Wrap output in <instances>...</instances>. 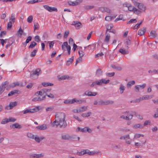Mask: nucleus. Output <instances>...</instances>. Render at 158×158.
Masks as SVG:
<instances>
[{
  "mask_svg": "<svg viewBox=\"0 0 158 158\" xmlns=\"http://www.w3.org/2000/svg\"><path fill=\"white\" fill-rule=\"evenodd\" d=\"M66 115L63 112H57L55 115V120L53 123V126L56 125L61 129H64L66 128L68 124L65 120Z\"/></svg>",
  "mask_w": 158,
  "mask_h": 158,
  "instance_id": "f257e3e1",
  "label": "nucleus"
},
{
  "mask_svg": "<svg viewBox=\"0 0 158 158\" xmlns=\"http://www.w3.org/2000/svg\"><path fill=\"white\" fill-rule=\"evenodd\" d=\"M134 5L137 7L139 9L143 11L146 10V7L142 3H140L135 1L133 2Z\"/></svg>",
  "mask_w": 158,
  "mask_h": 158,
  "instance_id": "f03ea898",
  "label": "nucleus"
},
{
  "mask_svg": "<svg viewBox=\"0 0 158 158\" xmlns=\"http://www.w3.org/2000/svg\"><path fill=\"white\" fill-rule=\"evenodd\" d=\"M39 107L36 106L35 108L31 109H27L23 111V113L24 114H26L28 113H34L39 110Z\"/></svg>",
  "mask_w": 158,
  "mask_h": 158,
  "instance_id": "7ed1b4c3",
  "label": "nucleus"
},
{
  "mask_svg": "<svg viewBox=\"0 0 158 158\" xmlns=\"http://www.w3.org/2000/svg\"><path fill=\"white\" fill-rule=\"evenodd\" d=\"M65 47L67 48L68 54L69 55L70 53L71 48L70 46L68 45L67 42H64L62 45V48L63 50H64Z\"/></svg>",
  "mask_w": 158,
  "mask_h": 158,
  "instance_id": "20e7f679",
  "label": "nucleus"
},
{
  "mask_svg": "<svg viewBox=\"0 0 158 158\" xmlns=\"http://www.w3.org/2000/svg\"><path fill=\"white\" fill-rule=\"evenodd\" d=\"M8 84L9 82L7 81H6L2 84L0 87V95L3 92Z\"/></svg>",
  "mask_w": 158,
  "mask_h": 158,
  "instance_id": "39448f33",
  "label": "nucleus"
},
{
  "mask_svg": "<svg viewBox=\"0 0 158 158\" xmlns=\"http://www.w3.org/2000/svg\"><path fill=\"white\" fill-rule=\"evenodd\" d=\"M41 73V69H36L34 71L30 73V77L33 78V76L34 75H37L38 76Z\"/></svg>",
  "mask_w": 158,
  "mask_h": 158,
  "instance_id": "423d86ee",
  "label": "nucleus"
},
{
  "mask_svg": "<svg viewBox=\"0 0 158 158\" xmlns=\"http://www.w3.org/2000/svg\"><path fill=\"white\" fill-rule=\"evenodd\" d=\"M17 105V102H11L8 105L6 106L5 107V109L6 110L12 109L13 107Z\"/></svg>",
  "mask_w": 158,
  "mask_h": 158,
  "instance_id": "0eeeda50",
  "label": "nucleus"
},
{
  "mask_svg": "<svg viewBox=\"0 0 158 158\" xmlns=\"http://www.w3.org/2000/svg\"><path fill=\"white\" fill-rule=\"evenodd\" d=\"M82 1L81 0H77L73 2L69 1L68 3L70 6H76L81 3Z\"/></svg>",
  "mask_w": 158,
  "mask_h": 158,
  "instance_id": "6e6552de",
  "label": "nucleus"
},
{
  "mask_svg": "<svg viewBox=\"0 0 158 158\" xmlns=\"http://www.w3.org/2000/svg\"><path fill=\"white\" fill-rule=\"evenodd\" d=\"M44 156V154L41 153L40 154H33L30 156V158H40Z\"/></svg>",
  "mask_w": 158,
  "mask_h": 158,
  "instance_id": "1a4fd4ad",
  "label": "nucleus"
},
{
  "mask_svg": "<svg viewBox=\"0 0 158 158\" xmlns=\"http://www.w3.org/2000/svg\"><path fill=\"white\" fill-rule=\"evenodd\" d=\"M71 25L74 26L77 29L81 28L82 26V25L81 22L75 21H73Z\"/></svg>",
  "mask_w": 158,
  "mask_h": 158,
  "instance_id": "9d476101",
  "label": "nucleus"
},
{
  "mask_svg": "<svg viewBox=\"0 0 158 158\" xmlns=\"http://www.w3.org/2000/svg\"><path fill=\"white\" fill-rule=\"evenodd\" d=\"M77 129H78V131H80L82 132H88L89 133H91L92 131L91 129L87 127H85L83 128H81L80 127H77Z\"/></svg>",
  "mask_w": 158,
  "mask_h": 158,
  "instance_id": "9b49d317",
  "label": "nucleus"
},
{
  "mask_svg": "<svg viewBox=\"0 0 158 158\" xmlns=\"http://www.w3.org/2000/svg\"><path fill=\"white\" fill-rule=\"evenodd\" d=\"M44 7L45 9L50 12L52 11L57 12V9L56 7H51L47 5H44Z\"/></svg>",
  "mask_w": 158,
  "mask_h": 158,
  "instance_id": "f8f14e48",
  "label": "nucleus"
},
{
  "mask_svg": "<svg viewBox=\"0 0 158 158\" xmlns=\"http://www.w3.org/2000/svg\"><path fill=\"white\" fill-rule=\"evenodd\" d=\"M86 100L84 99H78L76 98H74L72 99V103H74L76 102L78 104H81L82 103H85Z\"/></svg>",
  "mask_w": 158,
  "mask_h": 158,
  "instance_id": "ddd939ff",
  "label": "nucleus"
},
{
  "mask_svg": "<svg viewBox=\"0 0 158 158\" xmlns=\"http://www.w3.org/2000/svg\"><path fill=\"white\" fill-rule=\"evenodd\" d=\"M46 98V95H44L43 97H41L40 96L37 97L33 98L32 101L34 102L40 101L45 99Z\"/></svg>",
  "mask_w": 158,
  "mask_h": 158,
  "instance_id": "4468645a",
  "label": "nucleus"
},
{
  "mask_svg": "<svg viewBox=\"0 0 158 158\" xmlns=\"http://www.w3.org/2000/svg\"><path fill=\"white\" fill-rule=\"evenodd\" d=\"M61 138L62 139L65 140H68L71 139L73 138V137L68 134H67L62 136Z\"/></svg>",
  "mask_w": 158,
  "mask_h": 158,
  "instance_id": "2eb2a0df",
  "label": "nucleus"
},
{
  "mask_svg": "<svg viewBox=\"0 0 158 158\" xmlns=\"http://www.w3.org/2000/svg\"><path fill=\"white\" fill-rule=\"evenodd\" d=\"M36 128L39 130H43L46 129L47 128V125L45 124H43L38 126Z\"/></svg>",
  "mask_w": 158,
  "mask_h": 158,
  "instance_id": "dca6fc26",
  "label": "nucleus"
},
{
  "mask_svg": "<svg viewBox=\"0 0 158 158\" xmlns=\"http://www.w3.org/2000/svg\"><path fill=\"white\" fill-rule=\"evenodd\" d=\"M146 31V28H143L138 31V34L140 35H143Z\"/></svg>",
  "mask_w": 158,
  "mask_h": 158,
  "instance_id": "f3484780",
  "label": "nucleus"
},
{
  "mask_svg": "<svg viewBox=\"0 0 158 158\" xmlns=\"http://www.w3.org/2000/svg\"><path fill=\"white\" fill-rule=\"evenodd\" d=\"M20 91L18 89H15L11 91L8 94L9 96H10L15 94H17L19 93V92Z\"/></svg>",
  "mask_w": 158,
  "mask_h": 158,
  "instance_id": "a211bd4d",
  "label": "nucleus"
},
{
  "mask_svg": "<svg viewBox=\"0 0 158 158\" xmlns=\"http://www.w3.org/2000/svg\"><path fill=\"white\" fill-rule=\"evenodd\" d=\"M110 35L109 34H107L106 35V37L104 40V42L108 44L109 41L110 39Z\"/></svg>",
  "mask_w": 158,
  "mask_h": 158,
  "instance_id": "6ab92c4d",
  "label": "nucleus"
},
{
  "mask_svg": "<svg viewBox=\"0 0 158 158\" xmlns=\"http://www.w3.org/2000/svg\"><path fill=\"white\" fill-rule=\"evenodd\" d=\"M74 58V56H72L71 58H69L67 60L66 63L67 66H69L70 64L72 63L73 61Z\"/></svg>",
  "mask_w": 158,
  "mask_h": 158,
  "instance_id": "aec40b11",
  "label": "nucleus"
},
{
  "mask_svg": "<svg viewBox=\"0 0 158 158\" xmlns=\"http://www.w3.org/2000/svg\"><path fill=\"white\" fill-rule=\"evenodd\" d=\"M12 127L13 128L20 129L22 127L21 125L17 123L13 124L12 125Z\"/></svg>",
  "mask_w": 158,
  "mask_h": 158,
  "instance_id": "412c9836",
  "label": "nucleus"
},
{
  "mask_svg": "<svg viewBox=\"0 0 158 158\" xmlns=\"http://www.w3.org/2000/svg\"><path fill=\"white\" fill-rule=\"evenodd\" d=\"M128 7V10L134 12L136 8L133 6H132L130 4H128V5L127 6Z\"/></svg>",
  "mask_w": 158,
  "mask_h": 158,
  "instance_id": "4be33fe9",
  "label": "nucleus"
},
{
  "mask_svg": "<svg viewBox=\"0 0 158 158\" xmlns=\"http://www.w3.org/2000/svg\"><path fill=\"white\" fill-rule=\"evenodd\" d=\"M135 84V81L133 80L128 82L127 84V87L128 89L131 88V85H134Z\"/></svg>",
  "mask_w": 158,
  "mask_h": 158,
  "instance_id": "5701e85b",
  "label": "nucleus"
},
{
  "mask_svg": "<svg viewBox=\"0 0 158 158\" xmlns=\"http://www.w3.org/2000/svg\"><path fill=\"white\" fill-rule=\"evenodd\" d=\"M19 82H16L10 84L9 85V86L10 88H14L15 86H19Z\"/></svg>",
  "mask_w": 158,
  "mask_h": 158,
  "instance_id": "b1692460",
  "label": "nucleus"
},
{
  "mask_svg": "<svg viewBox=\"0 0 158 158\" xmlns=\"http://www.w3.org/2000/svg\"><path fill=\"white\" fill-rule=\"evenodd\" d=\"M31 39L32 37L30 36H28L25 42L24 43H23V45H25V46H26L27 43H29L30 41H31Z\"/></svg>",
  "mask_w": 158,
  "mask_h": 158,
  "instance_id": "393cba45",
  "label": "nucleus"
},
{
  "mask_svg": "<svg viewBox=\"0 0 158 158\" xmlns=\"http://www.w3.org/2000/svg\"><path fill=\"white\" fill-rule=\"evenodd\" d=\"M150 36L153 38H155L157 37V34L156 33V31L155 30H152L150 32Z\"/></svg>",
  "mask_w": 158,
  "mask_h": 158,
  "instance_id": "a878e982",
  "label": "nucleus"
},
{
  "mask_svg": "<svg viewBox=\"0 0 158 158\" xmlns=\"http://www.w3.org/2000/svg\"><path fill=\"white\" fill-rule=\"evenodd\" d=\"M92 114L91 112H88L86 113H84L81 114V116L84 118L88 117L90 116Z\"/></svg>",
  "mask_w": 158,
  "mask_h": 158,
  "instance_id": "bb28decb",
  "label": "nucleus"
},
{
  "mask_svg": "<svg viewBox=\"0 0 158 158\" xmlns=\"http://www.w3.org/2000/svg\"><path fill=\"white\" fill-rule=\"evenodd\" d=\"M37 45V43L34 41L31 42L28 47L29 48H33L35 46Z\"/></svg>",
  "mask_w": 158,
  "mask_h": 158,
  "instance_id": "cd10ccee",
  "label": "nucleus"
},
{
  "mask_svg": "<svg viewBox=\"0 0 158 158\" xmlns=\"http://www.w3.org/2000/svg\"><path fill=\"white\" fill-rule=\"evenodd\" d=\"M130 139V136L129 134H127L121 136L120 138L121 139H124L127 140Z\"/></svg>",
  "mask_w": 158,
  "mask_h": 158,
  "instance_id": "c85d7f7f",
  "label": "nucleus"
},
{
  "mask_svg": "<svg viewBox=\"0 0 158 158\" xmlns=\"http://www.w3.org/2000/svg\"><path fill=\"white\" fill-rule=\"evenodd\" d=\"M69 77L68 75H63L61 76L59 78V80H65L66 79H68L69 78Z\"/></svg>",
  "mask_w": 158,
  "mask_h": 158,
  "instance_id": "c756f323",
  "label": "nucleus"
},
{
  "mask_svg": "<svg viewBox=\"0 0 158 158\" xmlns=\"http://www.w3.org/2000/svg\"><path fill=\"white\" fill-rule=\"evenodd\" d=\"M135 14H136L138 15H140L142 13V11L138 9H137L135 8L134 11L133 12Z\"/></svg>",
  "mask_w": 158,
  "mask_h": 158,
  "instance_id": "7c9ffc66",
  "label": "nucleus"
},
{
  "mask_svg": "<svg viewBox=\"0 0 158 158\" xmlns=\"http://www.w3.org/2000/svg\"><path fill=\"white\" fill-rule=\"evenodd\" d=\"M102 71L101 69H98L96 72V75L98 76H100L102 74Z\"/></svg>",
  "mask_w": 158,
  "mask_h": 158,
  "instance_id": "2f4dec72",
  "label": "nucleus"
},
{
  "mask_svg": "<svg viewBox=\"0 0 158 158\" xmlns=\"http://www.w3.org/2000/svg\"><path fill=\"white\" fill-rule=\"evenodd\" d=\"M100 81H101V83L102 84V83H103L104 84H106L108 83H109L110 82V80H105L104 79H100Z\"/></svg>",
  "mask_w": 158,
  "mask_h": 158,
  "instance_id": "473e14b6",
  "label": "nucleus"
},
{
  "mask_svg": "<svg viewBox=\"0 0 158 158\" xmlns=\"http://www.w3.org/2000/svg\"><path fill=\"white\" fill-rule=\"evenodd\" d=\"M120 92L121 94L123 93L124 90H125L124 86L122 84L120 85L119 87Z\"/></svg>",
  "mask_w": 158,
  "mask_h": 158,
  "instance_id": "72a5a7b5",
  "label": "nucleus"
},
{
  "mask_svg": "<svg viewBox=\"0 0 158 158\" xmlns=\"http://www.w3.org/2000/svg\"><path fill=\"white\" fill-rule=\"evenodd\" d=\"M42 85L44 86H52L53 85V84L49 82H44L42 83Z\"/></svg>",
  "mask_w": 158,
  "mask_h": 158,
  "instance_id": "f704fd0d",
  "label": "nucleus"
},
{
  "mask_svg": "<svg viewBox=\"0 0 158 158\" xmlns=\"http://www.w3.org/2000/svg\"><path fill=\"white\" fill-rule=\"evenodd\" d=\"M119 51L122 54H128V53L127 51H126L125 50L122 48L120 49Z\"/></svg>",
  "mask_w": 158,
  "mask_h": 158,
  "instance_id": "c9c22d12",
  "label": "nucleus"
},
{
  "mask_svg": "<svg viewBox=\"0 0 158 158\" xmlns=\"http://www.w3.org/2000/svg\"><path fill=\"white\" fill-rule=\"evenodd\" d=\"M12 22L11 21H9L7 24V28L8 29H10L12 27Z\"/></svg>",
  "mask_w": 158,
  "mask_h": 158,
  "instance_id": "e433bc0d",
  "label": "nucleus"
},
{
  "mask_svg": "<svg viewBox=\"0 0 158 158\" xmlns=\"http://www.w3.org/2000/svg\"><path fill=\"white\" fill-rule=\"evenodd\" d=\"M113 27V26L112 25L110 24V25H108L107 26V29L106 30V34L107 33V32L111 29Z\"/></svg>",
  "mask_w": 158,
  "mask_h": 158,
  "instance_id": "4c0bfd02",
  "label": "nucleus"
},
{
  "mask_svg": "<svg viewBox=\"0 0 158 158\" xmlns=\"http://www.w3.org/2000/svg\"><path fill=\"white\" fill-rule=\"evenodd\" d=\"M114 103V102L110 100H106V105H112Z\"/></svg>",
  "mask_w": 158,
  "mask_h": 158,
  "instance_id": "58836bf2",
  "label": "nucleus"
},
{
  "mask_svg": "<svg viewBox=\"0 0 158 158\" xmlns=\"http://www.w3.org/2000/svg\"><path fill=\"white\" fill-rule=\"evenodd\" d=\"M146 142V140H145V141L142 143V144H141V143H135V145L137 147H139L141 146H142L143 145H145Z\"/></svg>",
  "mask_w": 158,
  "mask_h": 158,
  "instance_id": "ea45409f",
  "label": "nucleus"
},
{
  "mask_svg": "<svg viewBox=\"0 0 158 158\" xmlns=\"http://www.w3.org/2000/svg\"><path fill=\"white\" fill-rule=\"evenodd\" d=\"M123 15L121 14L118 17L115 19L114 21L115 22H116L119 20H123Z\"/></svg>",
  "mask_w": 158,
  "mask_h": 158,
  "instance_id": "a19ab883",
  "label": "nucleus"
},
{
  "mask_svg": "<svg viewBox=\"0 0 158 158\" xmlns=\"http://www.w3.org/2000/svg\"><path fill=\"white\" fill-rule=\"evenodd\" d=\"M15 15L14 14H12L11 15V18L9 20L11 21L13 23L15 22Z\"/></svg>",
  "mask_w": 158,
  "mask_h": 158,
  "instance_id": "79ce46f5",
  "label": "nucleus"
},
{
  "mask_svg": "<svg viewBox=\"0 0 158 158\" xmlns=\"http://www.w3.org/2000/svg\"><path fill=\"white\" fill-rule=\"evenodd\" d=\"M143 126L140 124H137L134 125L133 127L134 128H143Z\"/></svg>",
  "mask_w": 158,
  "mask_h": 158,
  "instance_id": "37998d69",
  "label": "nucleus"
},
{
  "mask_svg": "<svg viewBox=\"0 0 158 158\" xmlns=\"http://www.w3.org/2000/svg\"><path fill=\"white\" fill-rule=\"evenodd\" d=\"M34 39L37 42H39L41 40L40 38L38 35H37L35 37Z\"/></svg>",
  "mask_w": 158,
  "mask_h": 158,
  "instance_id": "c03bdc74",
  "label": "nucleus"
},
{
  "mask_svg": "<svg viewBox=\"0 0 158 158\" xmlns=\"http://www.w3.org/2000/svg\"><path fill=\"white\" fill-rule=\"evenodd\" d=\"M148 72L150 73H151L152 75L153 74H157V71H156V69H153V70H149L148 71Z\"/></svg>",
  "mask_w": 158,
  "mask_h": 158,
  "instance_id": "a18cd8bd",
  "label": "nucleus"
},
{
  "mask_svg": "<svg viewBox=\"0 0 158 158\" xmlns=\"http://www.w3.org/2000/svg\"><path fill=\"white\" fill-rule=\"evenodd\" d=\"M37 50L34 49L31 52L30 55V56L31 57L35 56L36 54V53L37 52Z\"/></svg>",
  "mask_w": 158,
  "mask_h": 158,
  "instance_id": "49530a36",
  "label": "nucleus"
},
{
  "mask_svg": "<svg viewBox=\"0 0 158 158\" xmlns=\"http://www.w3.org/2000/svg\"><path fill=\"white\" fill-rule=\"evenodd\" d=\"M7 123H8V118H6L5 119H3L2 121L1 122V124H5Z\"/></svg>",
  "mask_w": 158,
  "mask_h": 158,
  "instance_id": "de8ad7c7",
  "label": "nucleus"
},
{
  "mask_svg": "<svg viewBox=\"0 0 158 158\" xmlns=\"http://www.w3.org/2000/svg\"><path fill=\"white\" fill-rule=\"evenodd\" d=\"M33 16L31 15L29 16L27 19V21L29 23H31L32 22L33 20Z\"/></svg>",
  "mask_w": 158,
  "mask_h": 158,
  "instance_id": "09e8293b",
  "label": "nucleus"
},
{
  "mask_svg": "<svg viewBox=\"0 0 158 158\" xmlns=\"http://www.w3.org/2000/svg\"><path fill=\"white\" fill-rule=\"evenodd\" d=\"M27 136L28 137L32 139H34V135L31 133H28L27 134Z\"/></svg>",
  "mask_w": 158,
  "mask_h": 158,
  "instance_id": "8fccbe9b",
  "label": "nucleus"
},
{
  "mask_svg": "<svg viewBox=\"0 0 158 158\" xmlns=\"http://www.w3.org/2000/svg\"><path fill=\"white\" fill-rule=\"evenodd\" d=\"M113 19V17L110 16H106L105 18V20L108 21H110Z\"/></svg>",
  "mask_w": 158,
  "mask_h": 158,
  "instance_id": "3c124183",
  "label": "nucleus"
},
{
  "mask_svg": "<svg viewBox=\"0 0 158 158\" xmlns=\"http://www.w3.org/2000/svg\"><path fill=\"white\" fill-rule=\"evenodd\" d=\"M78 54L79 56L81 57H83L85 55V53L81 50H80L78 51Z\"/></svg>",
  "mask_w": 158,
  "mask_h": 158,
  "instance_id": "603ef678",
  "label": "nucleus"
},
{
  "mask_svg": "<svg viewBox=\"0 0 158 158\" xmlns=\"http://www.w3.org/2000/svg\"><path fill=\"white\" fill-rule=\"evenodd\" d=\"M85 150L81 151L80 152H78L77 154L79 156H81L85 154Z\"/></svg>",
  "mask_w": 158,
  "mask_h": 158,
  "instance_id": "864d4df0",
  "label": "nucleus"
},
{
  "mask_svg": "<svg viewBox=\"0 0 158 158\" xmlns=\"http://www.w3.org/2000/svg\"><path fill=\"white\" fill-rule=\"evenodd\" d=\"M72 100L67 99L64 101V103L67 104H73V103H72Z\"/></svg>",
  "mask_w": 158,
  "mask_h": 158,
  "instance_id": "5fc2aeb1",
  "label": "nucleus"
},
{
  "mask_svg": "<svg viewBox=\"0 0 158 158\" xmlns=\"http://www.w3.org/2000/svg\"><path fill=\"white\" fill-rule=\"evenodd\" d=\"M8 122H15V121L16 120V118H13L12 117H10L8 118Z\"/></svg>",
  "mask_w": 158,
  "mask_h": 158,
  "instance_id": "6e6d98bb",
  "label": "nucleus"
},
{
  "mask_svg": "<svg viewBox=\"0 0 158 158\" xmlns=\"http://www.w3.org/2000/svg\"><path fill=\"white\" fill-rule=\"evenodd\" d=\"M137 22V20H136V19H131L127 23L130 24L131 23H136Z\"/></svg>",
  "mask_w": 158,
  "mask_h": 158,
  "instance_id": "4d7b16f0",
  "label": "nucleus"
},
{
  "mask_svg": "<svg viewBox=\"0 0 158 158\" xmlns=\"http://www.w3.org/2000/svg\"><path fill=\"white\" fill-rule=\"evenodd\" d=\"M150 96L149 95H144L143 96L142 98V100H146L150 98Z\"/></svg>",
  "mask_w": 158,
  "mask_h": 158,
  "instance_id": "13d9d810",
  "label": "nucleus"
},
{
  "mask_svg": "<svg viewBox=\"0 0 158 158\" xmlns=\"http://www.w3.org/2000/svg\"><path fill=\"white\" fill-rule=\"evenodd\" d=\"M143 137V135L136 134L135 135L134 138L135 139L138 138H140L141 136Z\"/></svg>",
  "mask_w": 158,
  "mask_h": 158,
  "instance_id": "bf43d9fd",
  "label": "nucleus"
},
{
  "mask_svg": "<svg viewBox=\"0 0 158 158\" xmlns=\"http://www.w3.org/2000/svg\"><path fill=\"white\" fill-rule=\"evenodd\" d=\"M98 105H106V100L105 101L103 100H100L98 102Z\"/></svg>",
  "mask_w": 158,
  "mask_h": 158,
  "instance_id": "052dcab7",
  "label": "nucleus"
},
{
  "mask_svg": "<svg viewBox=\"0 0 158 158\" xmlns=\"http://www.w3.org/2000/svg\"><path fill=\"white\" fill-rule=\"evenodd\" d=\"M142 21H141V22L139 23H137L136 24L134 27V29H138L140 27V25L142 24Z\"/></svg>",
  "mask_w": 158,
  "mask_h": 158,
  "instance_id": "680f3d73",
  "label": "nucleus"
},
{
  "mask_svg": "<svg viewBox=\"0 0 158 158\" xmlns=\"http://www.w3.org/2000/svg\"><path fill=\"white\" fill-rule=\"evenodd\" d=\"M34 139H35L36 142L38 143H40L41 141L40 139L37 136H36L35 137H34Z\"/></svg>",
  "mask_w": 158,
  "mask_h": 158,
  "instance_id": "e2e57ef3",
  "label": "nucleus"
},
{
  "mask_svg": "<svg viewBox=\"0 0 158 158\" xmlns=\"http://www.w3.org/2000/svg\"><path fill=\"white\" fill-rule=\"evenodd\" d=\"M92 94V92L90 91L87 92L86 91L84 93V94L86 96H87L89 97L91 96V94Z\"/></svg>",
  "mask_w": 158,
  "mask_h": 158,
  "instance_id": "0e129e2a",
  "label": "nucleus"
},
{
  "mask_svg": "<svg viewBox=\"0 0 158 158\" xmlns=\"http://www.w3.org/2000/svg\"><path fill=\"white\" fill-rule=\"evenodd\" d=\"M106 75L107 76H108L109 77H112L114 75V73H106Z\"/></svg>",
  "mask_w": 158,
  "mask_h": 158,
  "instance_id": "69168bd1",
  "label": "nucleus"
},
{
  "mask_svg": "<svg viewBox=\"0 0 158 158\" xmlns=\"http://www.w3.org/2000/svg\"><path fill=\"white\" fill-rule=\"evenodd\" d=\"M125 43L126 45H130L131 44V42L129 38L126 39V41L125 42Z\"/></svg>",
  "mask_w": 158,
  "mask_h": 158,
  "instance_id": "338daca9",
  "label": "nucleus"
},
{
  "mask_svg": "<svg viewBox=\"0 0 158 158\" xmlns=\"http://www.w3.org/2000/svg\"><path fill=\"white\" fill-rule=\"evenodd\" d=\"M82 112H84L87 110V107L85 106H83L80 107Z\"/></svg>",
  "mask_w": 158,
  "mask_h": 158,
  "instance_id": "774afa93",
  "label": "nucleus"
}]
</instances>
